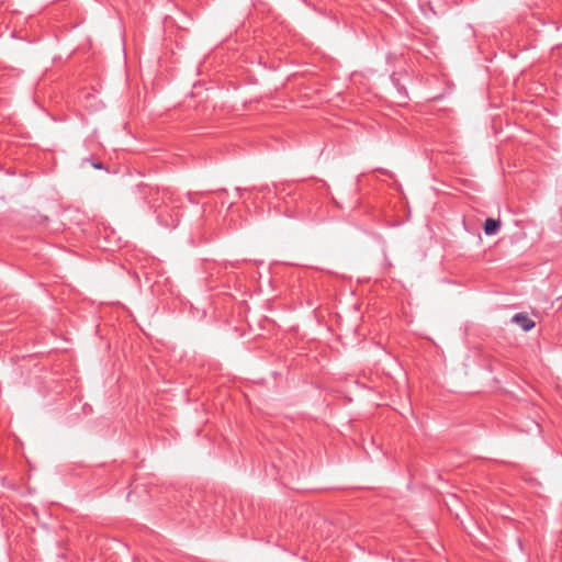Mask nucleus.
Wrapping results in <instances>:
<instances>
[{"label":"nucleus","mask_w":562,"mask_h":562,"mask_svg":"<svg viewBox=\"0 0 562 562\" xmlns=\"http://www.w3.org/2000/svg\"><path fill=\"white\" fill-rule=\"evenodd\" d=\"M150 205L157 214L158 222L167 227L175 228L180 221L178 199L168 189L156 192V196L150 200Z\"/></svg>","instance_id":"f257e3e1"},{"label":"nucleus","mask_w":562,"mask_h":562,"mask_svg":"<svg viewBox=\"0 0 562 562\" xmlns=\"http://www.w3.org/2000/svg\"><path fill=\"white\" fill-rule=\"evenodd\" d=\"M513 322L519 325L524 330L528 331L535 327V322L524 313H517L513 316Z\"/></svg>","instance_id":"f03ea898"},{"label":"nucleus","mask_w":562,"mask_h":562,"mask_svg":"<svg viewBox=\"0 0 562 562\" xmlns=\"http://www.w3.org/2000/svg\"><path fill=\"white\" fill-rule=\"evenodd\" d=\"M501 227V222L494 218H487L484 223V233L486 235H494Z\"/></svg>","instance_id":"7ed1b4c3"},{"label":"nucleus","mask_w":562,"mask_h":562,"mask_svg":"<svg viewBox=\"0 0 562 562\" xmlns=\"http://www.w3.org/2000/svg\"><path fill=\"white\" fill-rule=\"evenodd\" d=\"M94 167L100 169V168H101V165L95 164V165H94Z\"/></svg>","instance_id":"20e7f679"}]
</instances>
